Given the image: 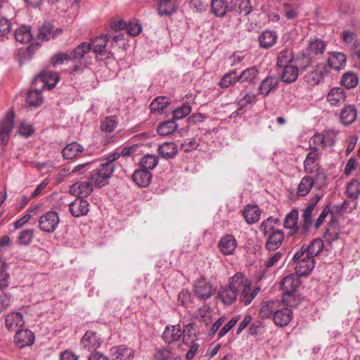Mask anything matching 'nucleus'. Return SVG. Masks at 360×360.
I'll return each mask as SVG.
<instances>
[{"label": "nucleus", "mask_w": 360, "mask_h": 360, "mask_svg": "<svg viewBox=\"0 0 360 360\" xmlns=\"http://www.w3.org/2000/svg\"><path fill=\"white\" fill-rule=\"evenodd\" d=\"M260 290L259 287L252 289L250 281L242 274L237 273L230 279L229 285L219 289L217 294L225 305H231L239 297V302L247 306Z\"/></svg>", "instance_id": "nucleus-1"}, {"label": "nucleus", "mask_w": 360, "mask_h": 360, "mask_svg": "<svg viewBox=\"0 0 360 360\" xmlns=\"http://www.w3.org/2000/svg\"><path fill=\"white\" fill-rule=\"evenodd\" d=\"M292 261L295 265V272L300 276L308 275L314 269L316 264L315 259L305 252L304 246L294 254Z\"/></svg>", "instance_id": "nucleus-2"}, {"label": "nucleus", "mask_w": 360, "mask_h": 360, "mask_svg": "<svg viewBox=\"0 0 360 360\" xmlns=\"http://www.w3.org/2000/svg\"><path fill=\"white\" fill-rule=\"evenodd\" d=\"M346 194L348 200L342 205V210L350 212L357 206L356 200L360 196V179H352L347 185Z\"/></svg>", "instance_id": "nucleus-3"}, {"label": "nucleus", "mask_w": 360, "mask_h": 360, "mask_svg": "<svg viewBox=\"0 0 360 360\" xmlns=\"http://www.w3.org/2000/svg\"><path fill=\"white\" fill-rule=\"evenodd\" d=\"M113 172L111 167H108L100 164L99 166L94 169L89 176V180L94 186L103 187L108 184V180L111 177Z\"/></svg>", "instance_id": "nucleus-4"}, {"label": "nucleus", "mask_w": 360, "mask_h": 360, "mask_svg": "<svg viewBox=\"0 0 360 360\" xmlns=\"http://www.w3.org/2000/svg\"><path fill=\"white\" fill-rule=\"evenodd\" d=\"M193 291L200 300H207L214 295L215 288L205 278L201 277L195 281Z\"/></svg>", "instance_id": "nucleus-5"}, {"label": "nucleus", "mask_w": 360, "mask_h": 360, "mask_svg": "<svg viewBox=\"0 0 360 360\" xmlns=\"http://www.w3.org/2000/svg\"><path fill=\"white\" fill-rule=\"evenodd\" d=\"M310 150L304 162V169L307 173L309 174H315L316 176H319L320 175L319 171V149L316 146H312L311 143H310Z\"/></svg>", "instance_id": "nucleus-6"}, {"label": "nucleus", "mask_w": 360, "mask_h": 360, "mask_svg": "<svg viewBox=\"0 0 360 360\" xmlns=\"http://www.w3.org/2000/svg\"><path fill=\"white\" fill-rule=\"evenodd\" d=\"M58 224L59 217L55 211L46 212L39 219V227L44 232H53L57 229Z\"/></svg>", "instance_id": "nucleus-7"}, {"label": "nucleus", "mask_w": 360, "mask_h": 360, "mask_svg": "<svg viewBox=\"0 0 360 360\" xmlns=\"http://www.w3.org/2000/svg\"><path fill=\"white\" fill-rule=\"evenodd\" d=\"M326 49V43L321 39L314 38L310 39L304 49L306 56L319 60L323 55Z\"/></svg>", "instance_id": "nucleus-8"}, {"label": "nucleus", "mask_w": 360, "mask_h": 360, "mask_svg": "<svg viewBox=\"0 0 360 360\" xmlns=\"http://www.w3.org/2000/svg\"><path fill=\"white\" fill-rule=\"evenodd\" d=\"M15 114L9 110L5 117L0 121V140L3 145H7L12 129L14 127Z\"/></svg>", "instance_id": "nucleus-9"}, {"label": "nucleus", "mask_w": 360, "mask_h": 360, "mask_svg": "<svg viewBox=\"0 0 360 360\" xmlns=\"http://www.w3.org/2000/svg\"><path fill=\"white\" fill-rule=\"evenodd\" d=\"M63 32L62 28L55 29L54 25L51 22L46 21L39 28L37 39L41 41H48L50 39L58 38Z\"/></svg>", "instance_id": "nucleus-10"}, {"label": "nucleus", "mask_w": 360, "mask_h": 360, "mask_svg": "<svg viewBox=\"0 0 360 360\" xmlns=\"http://www.w3.org/2000/svg\"><path fill=\"white\" fill-rule=\"evenodd\" d=\"M358 112L356 105H345L340 110L339 119L340 122L346 127L353 124L357 119Z\"/></svg>", "instance_id": "nucleus-11"}, {"label": "nucleus", "mask_w": 360, "mask_h": 360, "mask_svg": "<svg viewBox=\"0 0 360 360\" xmlns=\"http://www.w3.org/2000/svg\"><path fill=\"white\" fill-rule=\"evenodd\" d=\"M69 211L75 217L85 216L89 212V203L86 200L77 198L70 203Z\"/></svg>", "instance_id": "nucleus-12"}, {"label": "nucleus", "mask_w": 360, "mask_h": 360, "mask_svg": "<svg viewBox=\"0 0 360 360\" xmlns=\"http://www.w3.org/2000/svg\"><path fill=\"white\" fill-rule=\"evenodd\" d=\"M93 184L89 181L77 182L72 184L70 188V193L78 196V198H86L93 191Z\"/></svg>", "instance_id": "nucleus-13"}, {"label": "nucleus", "mask_w": 360, "mask_h": 360, "mask_svg": "<svg viewBox=\"0 0 360 360\" xmlns=\"http://www.w3.org/2000/svg\"><path fill=\"white\" fill-rule=\"evenodd\" d=\"M265 243V248L269 251H275L278 250L284 240V233L283 231L278 229L267 234Z\"/></svg>", "instance_id": "nucleus-14"}, {"label": "nucleus", "mask_w": 360, "mask_h": 360, "mask_svg": "<svg viewBox=\"0 0 360 360\" xmlns=\"http://www.w3.org/2000/svg\"><path fill=\"white\" fill-rule=\"evenodd\" d=\"M81 344L82 346L88 351H95L100 347L101 340L96 333L86 331L82 338Z\"/></svg>", "instance_id": "nucleus-15"}, {"label": "nucleus", "mask_w": 360, "mask_h": 360, "mask_svg": "<svg viewBox=\"0 0 360 360\" xmlns=\"http://www.w3.org/2000/svg\"><path fill=\"white\" fill-rule=\"evenodd\" d=\"M237 247L235 238L230 234L224 236L218 243L219 251L224 255H233Z\"/></svg>", "instance_id": "nucleus-16"}, {"label": "nucleus", "mask_w": 360, "mask_h": 360, "mask_svg": "<svg viewBox=\"0 0 360 360\" xmlns=\"http://www.w3.org/2000/svg\"><path fill=\"white\" fill-rule=\"evenodd\" d=\"M278 39V34L276 31L266 30L258 37V42L260 48L269 49L274 46Z\"/></svg>", "instance_id": "nucleus-17"}, {"label": "nucleus", "mask_w": 360, "mask_h": 360, "mask_svg": "<svg viewBox=\"0 0 360 360\" xmlns=\"http://www.w3.org/2000/svg\"><path fill=\"white\" fill-rule=\"evenodd\" d=\"M300 276V275L295 274L285 277L281 283V288L283 292H297V289L301 284Z\"/></svg>", "instance_id": "nucleus-18"}, {"label": "nucleus", "mask_w": 360, "mask_h": 360, "mask_svg": "<svg viewBox=\"0 0 360 360\" xmlns=\"http://www.w3.org/2000/svg\"><path fill=\"white\" fill-rule=\"evenodd\" d=\"M321 199L319 194H316L309 202L307 207L303 210L302 219L304 229H308L312 223V213L315 210L316 204Z\"/></svg>", "instance_id": "nucleus-19"}, {"label": "nucleus", "mask_w": 360, "mask_h": 360, "mask_svg": "<svg viewBox=\"0 0 360 360\" xmlns=\"http://www.w3.org/2000/svg\"><path fill=\"white\" fill-rule=\"evenodd\" d=\"M34 340V333L28 329L18 330L14 336L15 344L20 348L31 345Z\"/></svg>", "instance_id": "nucleus-20"}, {"label": "nucleus", "mask_w": 360, "mask_h": 360, "mask_svg": "<svg viewBox=\"0 0 360 360\" xmlns=\"http://www.w3.org/2000/svg\"><path fill=\"white\" fill-rule=\"evenodd\" d=\"M279 79L277 77H267L262 81L259 86V93L266 96L277 89Z\"/></svg>", "instance_id": "nucleus-21"}, {"label": "nucleus", "mask_w": 360, "mask_h": 360, "mask_svg": "<svg viewBox=\"0 0 360 360\" xmlns=\"http://www.w3.org/2000/svg\"><path fill=\"white\" fill-rule=\"evenodd\" d=\"M292 319V311L288 308L276 310L274 314V322L280 327L287 326Z\"/></svg>", "instance_id": "nucleus-22"}, {"label": "nucleus", "mask_w": 360, "mask_h": 360, "mask_svg": "<svg viewBox=\"0 0 360 360\" xmlns=\"http://www.w3.org/2000/svg\"><path fill=\"white\" fill-rule=\"evenodd\" d=\"M347 98L345 90L340 87L332 88L327 95V101L331 105L339 106Z\"/></svg>", "instance_id": "nucleus-23"}, {"label": "nucleus", "mask_w": 360, "mask_h": 360, "mask_svg": "<svg viewBox=\"0 0 360 360\" xmlns=\"http://www.w3.org/2000/svg\"><path fill=\"white\" fill-rule=\"evenodd\" d=\"M230 11L238 15L246 16L252 12V6L250 0H231Z\"/></svg>", "instance_id": "nucleus-24"}, {"label": "nucleus", "mask_w": 360, "mask_h": 360, "mask_svg": "<svg viewBox=\"0 0 360 360\" xmlns=\"http://www.w3.org/2000/svg\"><path fill=\"white\" fill-rule=\"evenodd\" d=\"M243 215L248 224L257 223L261 216V210L256 205H247L243 211Z\"/></svg>", "instance_id": "nucleus-25"}, {"label": "nucleus", "mask_w": 360, "mask_h": 360, "mask_svg": "<svg viewBox=\"0 0 360 360\" xmlns=\"http://www.w3.org/2000/svg\"><path fill=\"white\" fill-rule=\"evenodd\" d=\"M83 152L82 145L77 142H72L62 150L61 153L64 159L72 160L79 156Z\"/></svg>", "instance_id": "nucleus-26"}, {"label": "nucleus", "mask_w": 360, "mask_h": 360, "mask_svg": "<svg viewBox=\"0 0 360 360\" xmlns=\"http://www.w3.org/2000/svg\"><path fill=\"white\" fill-rule=\"evenodd\" d=\"M108 41L106 34H101L91 40V49L96 55L104 56L107 52L106 46Z\"/></svg>", "instance_id": "nucleus-27"}, {"label": "nucleus", "mask_w": 360, "mask_h": 360, "mask_svg": "<svg viewBox=\"0 0 360 360\" xmlns=\"http://www.w3.org/2000/svg\"><path fill=\"white\" fill-rule=\"evenodd\" d=\"M24 324L23 316L20 312H12L6 316L5 326L8 330H15Z\"/></svg>", "instance_id": "nucleus-28"}, {"label": "nucleus", "mask_w": 360, "mask_h": 360, "mask_svg": "<svg viewBox=\"0 0 360 360\" xmlns=\"http://www.w3.org/2000/svg\"><path fill=\"white\" fill-rule=\"evenodd\" d=\"M176 0H157L158 13L160 16H171L176 11Z\"/></svg>", "instance_id": "nucleus-29"}, {"label": "nucleus", "mask_w": 360, "mask_h": 360, "mask_svg": "<svg viewBox=\"0 0 360 360\" xmlns=\"http://www.w3.org/2000/svg\"><path fill=\"white\" fill-rule=\"evenodd\" d=\"M112 360H132L134 353L131 348L120 345L111 349Z\"/></svg>", "instance_id": "nucleus-30"}, {"label": "nucleus", "mask_w": 360, "mask_h": 360, "mask_svg": "<svg viewBox=\"0 0 360 360\" xmlns=\"http://www.w3.org/2000/svg\"><path fill=\"white\" fill-rule=\"evenodd\" d=\"M152 174L143 169H136L132 175L133 181L140 187H146L150 182Z\"/></svg>", "instance_id": "nucleus-31"}, {"label": "nucleus", "mask_w": 360, "mask_h": 360, "mask_svg": "<svg viewBox=\"0 0 360 360\" xmlns=\"http://www.w3.org/2000/svg\"><path fill=\"white\" fill-rule=\"evenodd\" d=\"M182 335L181 327L179 325L167 326L163 335L162 338L167 344H171L174 342L179 340Z\"/></svg>", "instance_id": "nucleus-32"}, {"label": "nucleus", "mask_w": 360, "mask_h": 360, "mask_svg": "<svg viewBox=\"0 0 360 360\" xmlns=\"http://www.w3.org/2000/svg\"><path fill=\"white\" fill-rule=\"evenodd\" d=\"M158 154L165 159L174 158L178 153L177 146L173 142H165L158 148Z\"/></svg>", "instance_id": "nucleus-33"}, {"label": "nucleus", "mask_w": 360, "mask_h": 360, "mask_svg": "<svg viewBox=\"0 0 360 360\" xmlns=\"http://www.w3.org/2000/svg\"><path fill=\"white\" fill-rule=\"evenodd\" d=\"M298 216L299 213L297 210H292L288 213L284 219V227L288 229H290L292 231L290 232V235H294L298 231Z\"/></svg>", "instance_id": "nucleus-34"}, {"label": "nucleus", "mask_w": 360, "mask_h": 360, "mask_svg": "<svg viewBox=\"0 0 360 360\" xmlns=\"http://www.w3.org/2000/svg\"><path fill=\"white\" fill-rule=\"evenodd\" d=\"M346 56L341 52H333L328 59V65L335 70L342 69L346 63Z\"/></svg>", "instance_id": "nucleus-35"}, {"label": "nucleus", "mask_w": 360, "mask_h": 360, "mask_svg": "<svg viewBox=\"0 0 360 360\" xmlns=\"http://www.w3.org/2000/svg\"><path fill=\"white\" fill-rule=\"evenodd\" d=\"M281 80L285 83H292L297 80L300 72L297 66L290 65L283 67Z\"/></svg>", "instance_id": "nucleus-36"}, {"label": "nucleus", "mask_w": 360, "mask_h": 360, "mask_svg": "<svg viewBox=\"0 0 360 360\" xmlns=\"http://www.w3.org/2000/svg\"><path fill=\"white\" fill-rule=\"evenodd\" d=\"M228 3L225 0H212L211 13L217 18H223L227 13Z\"/></svg>", "instance_id": "nucleus-37"}, {"label": "nucleus", "mask_w": 360, "mask_h": 360, "mask_svg": "<svg viewBox=\"0 0 360 360\" xmlns=\"http://www.w3.org/2000/svg\"><path fill=\"white\" fill-rule=\"evenodd\" d=\"M324 244L323 241L321 238H315L311 241L309 245L304 248L305 252L315 259V257L318 256L323 250Z\"/></svg>", "instance_id": "nucleus-38"}, {"label": "nucleus", "mask_w": 360, "mask_h": 360, "mask_svg": "<svg viewBox=\"0 0 360 360\" xmlns=\"http://www.w3.org/2000/svg\"><path fill=\"white\" fill-rule=\"evenodd\" d=\"M15 38L16 41L22 44L30 42L32 39L30 27L27 25H22L18 27L15 31Z\"/></svg>", "instance_id": "nucleus-39"}, {"label": "nucleus", "mask_w": 360, "mask_h": 360, "mask_svg": "<svg viewBox=\"0 0 360 360\" xmlns=\"http://www.w3.org/2000/svg\"><path fill=\"white\" fill-rule=\"evenodd\" d=\"M195 319H199L208 324L212 321V310L207 305H203L198 308L193 314Z\"/></svg>", "instance_id": "nucleus-40"}, {"label": "nucleus", "mask_w": 360, "mask_h": 360, "mask_svg": "<svg viewBox=\"0 0 360 360\" xmlns=\"http://www.w3.org/2000/svg\"><path fill=\"white\" fill-rule=\"evenodd\" d=\"M314 184V179L311 176H304L297 187V194L300 196L307 195Z\"/></svg>", "instance_id": "nucleus-41"}, {"label": "nucleus", "mask_w": 360, "mask_h": 360, "mask_svg": "<svg viewBox=\"0 0 360 360\" xmlns=\"http://www.w3.org/2000/svg\"><path fill=\"white\" fill-rule=\"evenodd\" d=\"M169 99L165 96L155 98L150 104L149 108L152 112H162V110L169 105Z\"/></svg>", "instance_id": "nucleus-42"}, {"label": "nucleus", "mask_w": 360, "mask_h": 360, "mask_svg": "<svg viewBox=\"0 0 360 360\" xmlns=\"http://www.w3.org/2000/svg\"><path fill=\"white\" fill-rule=\"evenodd\" d=\"M177 129V124L174 120H169L159 124L157 131L160 136H167L173 133Z\"/></svg>", "instance_id": "nucleus-43"}, {"label": "nucleus", "mask_w": 360, "mask_h": 360, "mask_svg": "<svg viewBox=\"0 0 360 360\" xmlns=\"http://www.w3.org/2000/svg\"><path fill=\"white\" fill-rule=\"evenodd\" d=\"M278 221L279 219L278 218L269 217L262 222L259 226V231L263 233L264 236H266L274 231H277L278 229H275L274 226L277 224Z\"/></svg>", "instance_id": "nucleus-44"}, {"label": "nucleus", "mask_w": 360, "mask_h": 360, "mask_svg": "<svg viewBox=\"0 0 360 360\" xmlns=\"http://www.w3.org/2000/svg\"><path fill=\"white\" fill-rule=\"evenodd\" d=\"M117 124L118 119L116 116H108L101 121L100 128L102 131L111 133L117 127Z\"/></svg>", "instance_id": "nucleus-45"}, {"label": "nucleus", "mask_w": 360, "mask_h": 360, "mask_svg": "<svg viewBox=\"0 0 360 360\" xmlns=\"http://www.w3.org/2000/svg\"><path fill=\"white\" fill-rule=\"evenodd\" d=\"M238 82H239V80L238 76L236 75V71L231 70L223 76L219 82V86L222 89H225L234 85Z\"/></svg>", "instance_id": "nucleus-46"}, {"label": "nucleus", "mask_w": 360, "mask_h": 360, "mask_svg": "<svg viewBox=\"0 0 360 360\" xmlns=\"http://www.w3.org/2000/svg\"><path fill=\"white\" fill-rule=\"evenodd\" d=\"M158 164V158L155 155L146 154L140 160L141 167L147 171L155 169Z\"/></svg>", "instance_id": "nucleus-47"}, {"label": "nucleus", "mask_w": 360, "mask_h": 360, "mask_svg": "<svg viewBox=\"0 0 360 360\" xmlns=\"http://www.w3.org/2000/svg\"><path fill=\"white\" fill-rule=\"evenodd\" d=\"M91 50V44L88 42H82L71 52L72 59H82L86 53Z\"/></svg>", "instance_id": "nucleus-48"}, {"label": "nucleus", "mask_w": 360, "mask_h": 360, "mask_svg": "<svg viewBox=\"0 0 360 360\" xmlns=\"http://www.w3.org/2000/svg\"><path fill=\"white\" fill-rule=\"evenodd\" d=\"M294 55L292 51L288 49H285L278 53L277 65L279 67L290 65L289 63L292 61Z\"/></svg>", "instance_id": "nucleus-49"}, {"label": "nucleus", "mask_w": 360, "mask_h": 360, "mask_svg": "<svg viewBox=\"0 0 360 360\" xmlns=\"http://www.w3.org/2000/svg\"><path fill=\"white\" fill-rule=\"evenodd\" d=\"M282 302L288 308L296 307L300 302V295L297 292H283Z\"/></svg>", "instance_id": "nucleus-50"}, {"label": "nucleus", "mask_w": 360, "mask_h": 360, "mask_svg": "<svg viewBox=\"0 0 360 360\" xmlns=\"http://www.w3.org/2000/svg\"><path fill=\"white\" fill-rule=\"evenodd\" d=\"M257 75L258 70L255 67L248 68L238 75L239 82H251L257 76Z\"/></svg>", "instance_id": "nucleus-51"}, {"label": "nucleus", "mask_w": 360, "mask_h": 360, "mask_svg": "<svg viewBox=\"0 0 360 360\" xmlns=\"http://www.w3.org/2000/svg\"><path fill=\"white\" fill-rule=\"evenodd\" d=\"M26 101L30 106L38 107L43 102L41 94L38 90L30 91Z\"/></svg>", "instance_id": "nucleus-52"}, {"label": "nucleus", "mask_w": 360, "mask_h": 360, "mask_svg": "<svg viewBox=\"0 0 360 360\" xmlns=\"http://www.w3.org/2000/svg\"><path fill=\"white\" fill-rule=\"evenodd\" d=\"M304 78L306 82L311 86L318 84L323 78V74L316 70H312L305 75Z\"/></svg>", "instance_id": "nucleus-53"}, {"label": "nucleus", "mask_w": 360, "mask_h": 360, "mask_svg": "<svg viewBox=\"0 0 360 360\" xmlns=\"http://www.w3.org/2000/svg\"><path fill=\"white\" fill-rule=\"evenodd\" d=\"M341 84L347 89L354 88L358 84V77L353 72H346L342 77Z\"/></svg>", "instance_id": "nucleus-54"}, {"label": "nucleus", "mask_w": 360, "mask_h": 360, "mask_svg": "<svg viewBox=\"0 0 360 360\" xmlns=\"http://www.w3.org/2000/svg\"><path fill=\"white\" fill-rule=\"evenodd\" d=\"M322 134L325 148L332 147L335 145L338 134L337 131L334 129H327L324 130Z\"/></svg>", "instance_id": "nucleus-55"}, {"label": "nucleus", "mask_w": 360, "mask_h": 360, "mask_svg": "<svg viewBox=\"0 0 360 360\" xmlns=\"http://www.w3.org/2000/svg\"><path fill=\"white\" fill-rule=\"evenodd\" d=\"M314 61L315 60L306 56L305 53L304 52L302 58H296L295 62L297 65L295 66H297L300 72H302V71L307 70L309 68H310L311 65Z\"/></svg>", "instance_id": "nucleus-56"}, {"label": "nucleus", "mask_w": 360, "mask_h": 360, "mask_svg": "<svg viewBox=\"0 0 360 360\" xmlns=\"http://www.w3.org/2000/svg\"><path fill=\"white\" fill-rule=\"evenodd\" d=\"M342 39L347 44H352L358 46V40L356 33L349 30H344L342 34Z\"/></svg>", "instance_id": "nucleus-57"}, {"label": "nucleus", "mask_w": 360, "mask_h": 360, "mask_svg": "<svg viewBox=\"0 0 360 360\" xmlns=\"http://www.w3.org/2000/svg\"><path fill=\"white\" fill-rule=\"evenodd\" d=\"M153 356L155 360H169L172 357V354L169 349L160 347L155 349Z\"/></svg>", "instance_id": "nucleus-58"}, {"label": "nucleus", "mask_w": 360, "mask_h": 360, "mask_svg": "<svg viewBox=\"0 0 360 360\" xmlns=\"http://www.w3.org/2000/svg\"><path fill=\"white\" fill-rule=\"evenodd\" d=\"M191 112V108L188 105H184L173 111V120H181L186 117Z\"/></svg>", "instance_id": "nucleus-59"}, {"label": "nucleus", "mask_w": 360, "mask_h": 360, "mask_svg": "<svg viewBox=\"0 0 360 360\" xmlns=\"http://www.w3.org/2000/svg\"><path fill=\"white\" fill-rule=\"evenodd\" d=\"M33 237V230H24L22 232H20L18 236V243L20 245H27L32 242Z\"/></svg>", "instance_id": "nucleus-60"}, {"label": "nucleus", "mask_w": 360, "mask_h": 360, "mask_svg": "<svg viewBox=\"0 0 360 360\" xmlns=\"http://www.w3.org/2000/svg\"><path fill=\"white\" fill-rule=\"evenodd\" d=\"M274 302H267L264 303L260 309L259 315L262 318H270L274 312Z\"/></svg>", "instance_id": "nucleus-61"}, {"label": "nucleus", "mask_w": 360, "mask_h": 360, "mask_svg": "<svg viewBox=\"0 0 360 360\" xmlns=\"http://www.w3.org/2000/svg\"><path fill=\"white\" fill-rule=\"evenodd\" d=\"M283 15L288 20H292L297 17V9L290 3H285L283 4Z\"/></svg>", "instance_id": "nucleus-62"}, {"label": "nucleus", "mask_w": 360, "mask_h": 360, "mask_svg": "<svg viewBox=\"0 0 360 360\" xmlns=\"http://www.w3.org/2000/svg\"><path fill=\"white\" fill-rule=\"evenodd\" d=\"M283 255V254L281 252V250L271 255L265 262L264 265L266 269H270L271 267L277 264L278 262L282 259Z\"/></svg>", "instance_id": "nucleus-63"}, {"label": "nucleus", "mask_w": 360, "mask_h": 360, "mask_svg": "<svg viewBox=\"0 0 360 360\" xmlns=\"http://www.w3.org/2000/svg\"><path fill=\"white\" fill-rule=\"evenodd\" d=\"M199 144L194 139H187L181 145V149L185 153L191 152L193 150L197 149Z\"/></svg>", "instance_id": "nucleus-64"}]
</instances>
